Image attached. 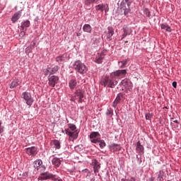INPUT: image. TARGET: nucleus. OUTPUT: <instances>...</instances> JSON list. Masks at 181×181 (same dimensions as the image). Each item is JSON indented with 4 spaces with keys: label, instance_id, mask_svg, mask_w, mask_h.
Returning <instances> with one entry per match:
<instances>
[{
    "label": "nucleus",
    "instance_id": "nucleus-1",
    "mask_svg": "<svg viewBox=\"0 0 181 181\" xmlns=\"http://www.w3.org/2000/svg\"><path fill=\"white\" fill-rule=\"evenodd\" d=\"M74 69L76 70V71L80 73V74H85V73H87L88 70L87 66L83 64V62L81 61H76L74 62Z\"/></svg>",
    "mask_w": 181,
    "mask_h": 181
},
{
    "label": "nucleus",
    "instance_id": "nucleus-2",
    "mask_svg": "<svg viewBox=\"0 0 181 181\" xmlns=\"http://www.w3.org/2000/svg\"><path fill=\"white\" fill-rule=\"evenodd\" d=\"M84 90L81 89H77L74 93V96L71 98V101H76L78 100L79 103H83V98H84Z\"/></svg>",
    "mask_w": 181,
    "mask_h": 181
},
{
    "label": "nucleus",
    "instance_id": "nucleus-3",
    "mask_svg": "<svg viewBox=\"0 0 181 181\" xmlns=\"http://www.w3.org/2000/svg\"><path fill=\"white\" fill-rule=\"evenodd\" d=\"M117 84L118 81L110 79L108 77H105L102 81V86H104L105 87H107H107L110 88H114Z\"/></svg>",
    "mask_w": 181,
    "mask_h": 181
},
{
    "label": "nucleus",
    "instance_id": "nucleus-4",
    "mask_svg": "<svg viewBox=\"0 0 181 181\" xmlns=\"http://www.w3.org/2000/svg\"><path fill=\"white\" fill-rule=\"evenodd\" d=\"M21 98L25 100L27 105H29V107L33 104V98H32V95L29 92H23L21 95Z\"/></svg>",
    "mask_w": 181,
    "mask_h": 181
},
{
    "label": "nucleus",
    "instance_id": "nucleus-5",
    "mask_svg": "<svg viewBox=\"0 0 181 181\" xmlns=\"http://www.w3.org/2000/svg\"><path fill=\"white\" fill-rule=\"evenodd\" d=\"M125 76H127V70L126 69L117 70L111 74L112 78H114L115 77H119V78H124V77H125Z\"/></svg>",
    "mask_w": 181,
    "mask_h": 181
},
{
    "label": "nucleus",
    "instance_id": "nucleus-6",
    "mask_svg": "<svg viewBox=\"0 0 181 181\" xmlns=\"http://www.w3.org/2000/svg\"><path fill=\"white\" fill-rule=\"evenodd\" d=\"M100 135L98 132H93L88 136L90 139V142H92L93 144H97L98 142H100Z\"/></svg>",
    "mask_w": 181,
    "mask_h": 181
},
{
    "label": "nucleus",
    "instance_id": "nucleus-7",
    "mask_svg": "<svg viewBox=\"0 0 181 181\" xmlns=\"http://www.w3.org/2000/svg\"><path fill=\"white\" fill-rule=\"evenodd\" d=\"M48 81L49 87H54V86L59 83V76L54 75L51 76H49L48 78Z\"/></svg>",
    "mask_w": 181,
    "mask_h": 181
},
{
    "label": "nucleus",
    "instance_id": "nucleus-8",
    "mask_svg": "<svg viewBox=\"0 0 181 181\" xmlns=\"http://www.w3.org/2000/svg\"><path fill=\"white\" fill-rule=\"evenodd\" d=\"M25 152L30 156H36L37 155V148L35 146L29 147L25 148Z\"/></svg>",
    "mask_w": 181,
    "mask_h": 181
},
{
    "label": "nucleus",
    "instance_id": "nucleus-9",
    "mask_svg": "<svg viewBox=\"0 0 181 181\" xmlns=\"http://www.w3.org/2000/svg\"><path fill=\"white\" fill-rule=\"evenodd\" d=\"M65 134L69 135V136L73 139H77V138H78V132L77 130L72 132L70 131V129H65Z\"/></svg>",
    "mask_w": 181,
    "mask_h": 181
},
{
    "label": "nucleus",
    "instance_id": "nucleus-10",
    "mask_svg": "<svg viewBox=\"0 0 181 181\" xmlns=\"http://www.w3.org/2000/svg\"><path fill=\"white\" fill-rule=\"evenodd\" d=\"M95 9L96 11H100V12H104L105 11V12L107 13L110 8H108L107 4H101L95 6Z\"/></svg>",
    "mask_w": 181,
    "mask_h": 181
},
{
    "label": "nucleus",
    "instance_id": "nucleus-11",
    "mask_svg": "<svg viewBox=\"0 0 181 181\" xmlns=\"http://www.w3.org/2000/svg\"><path fill=\"white\" fill-rule=\"evenodd\" d=\"M22 16V11H17L13 14V16L11 18V22L12 23H16L19 19H21V17Z\"/></svg>",
    "mask_w": 181,
    "mask_h": 181
},
{
    "label": "nucleus",
    "instance_id": "nucleus-12",
    "mask_svg": "<svg viewBox=\"0 0 181 181\" xmlns=\"http://www.w3.org/2000/svg\"><path fill=\"white\" fill-rule=\"evenodd\" d=\"M92 165L93 166L94 173H98V172H100V169L101 168V165L100 163H98V160H93Z\"/></svg>",
    "mask_w": 181,
    "mask_h": 181
},
{
    "label": "nucleus",
    "instance_id": "nucleus-13",
    "mask_svg": "<svg viewBox=\"0 0 181 181\" xmlns=\"http://www.w3.org/2000/svg\"><path fill=\"white\" fill-rule=\"evenodd\" d=\"M136 151L137 153H139L140 155H144V146L141 144V141H138L136 144Z\"/></svg>",
    "mask_w": 181,
    "mask_h": 181
},
{
    "label": "nucleus",
    "instance_id": "nucleus-14",
    "mask_svg": "<svg viewBox=\"0 0 181 181\" xmlns=\"http://www.w3.org/2000/svg\"><path fill=\"white\" fill-rule=\"evenodd\" d=\"M107 33L106 34V37L109 40H112V36H114V29L112 27L107 28Z\"/></svg>",
    "mask_w": 181,
    "mask_h": 181
},
{
    "label": "nucleus",
    "instance_id": "nucleus-15",
    "mask_svg": "<svg viewBox=\"0 0 181 181\" xmlns=\"http://www.w3.org/2000/svg\"><path fill=\"white\" fill-rule=\"evenodd\" d=\"M98 1L100 0H86L85 1V7L86 9H90L91 8L92 4H98Z\"/></svg>",
    "mask_w": 181,
    "mask_h": 181
},
{
    "label": "nucleus",
    "instance_id": "nucleus-16",
    "mask_svg": "<svg viewBox=\"0 0 181 181\" xmlns=\"http://www.w3.org/2000/svg\"><path fill=\"white\" fill-rule=\"evenodd\" d=\"M123 95H122V93H119L115 101L113 102V107L114 108H116L117 107V105H118V104H119L121 103V98H122Z\"/></svg>",
    "mask_w": 181,
    "mask_h": 181
},
{
    "label": "nucleus",
    "instance_id": "nucleus-17",
    "mask_svg": "<svg viewBox=\"0 0 181 181\" xmlns=\"http://www.w3.org/2000/svg\"><path fill=\"white\" fill-rule=\"evenodd\" d=\"M129 30H131V29L129 28H128V26L124 25L123 27L124 33L122 35V39H124V37H127V36H128V35H131V32Z\"/></svg>",
    "mask_w": 181,
    "mask_h": 181
},
{
    "label": "nucleus",
    "instance_id": "nucleus-18",
    "mask_svg": "<svg viewBox=\"0 0 181 181\" xmlns=\"http://www.w3.org/2000/svg\"><path fill=\"white\" fill-rule=\"evenodd\" d=\"M41 175V180H48L49 179H52L53 177V175L49 173H42Z\"/></svg>",
    "mask_w": 181,
    "mask_h": 181
},
{
    "label": "nucleus",
    "instance_id": "nucleus-19",
    "mask_svg": "<svg viewBox=\"0 0 181 181\" xmlns=\"http://www.w3.org/2000/svg\"><path fill=\"white\" fill-rule=\"evenodd\" d=\"M69 86L71 90H74V88H76L77 86V81L76 80V78L71 79L69 82Z\"/></svg>",
    "mask_w": 181,
    "mask_h": 181
},
{
    "label": "nucleus",
    "instance_id": "nucleus-20",
    "mask_svg": "<svg viewBox=\"0 0 181 181\" xmlns=\"http://www.w3.org/2000/svg\"><path fill=\"white\" fill-rule=\"evenodd\" d=\"M104 53L98 54L95 58V63H98V64H101L103 63V60L104 59Z\"/></svg>",
    "mask_w": 181,
    "mask_h": 181
},
{
    "label": "nucleus",
    "instance_id": "nucleus-21",
    "mask_svg": "<svg viewBox=\"0 0 181 181\" xmlns=\"http://www.w3.org/2000/svg\"><path fill=\"white\" fill-rule=\"evenodd\" d=\"M21 83L22 81H21V80L14 79L10 84V88H15V87H18V86H19Z\"/></svg>",
    "mask_w": 181,
    "mask_h": 181
},
{
    "label": "nucleus",
    "instance_id": "nucleus-22",
    "mask_svg": "<svg viewBox=\"0 0 181 181\" xmlns=\"http://www.w3.org/2000/svg\"><path fill=\"white\" fill-rule=\"evenodd\" d=\"M34 168L37 169V170H39L40 168L43 165V161L42 160H36L33 163Z\"/></svg>",
    "mask_w": 181,
    "mask_h": 181
},
{
    "label": "nucleus",
    "instance_id": "nucleus-23",
    "mask_svg": "<svg viewBox=\"0 0 181 181\" xmlns=\"http://www.w3.org/2000/svg\"><path fill=\"white\" fill-rule=\"evenodd\" d=\"M49 71H50V74H56V73L59 71V66L55 65V66H49Z\"/></svg>",
    "mask_w": 181,
    "mask_h": 181
},
{
    "label": "nucleus",
    "instance_id": "nucleus-24",
    "mask_svg": "<svg viewBox=\"0 0 181 181\" xmlns=\"http://www.w3.org/2000/svg\"><path fill=\"white\" fill-rule=\"evenodd\" d=\"M83 32H86L87 33H91V30H93V28L89 24H85L83 27Z\"/></svg>",
    "mask_w": 181,
    "mask_h": 181
},
{
    "label": "nucleus",
    "instance_id": "nucleus-25",
    "mask_svg": "<svg viewBox=\"0 0 181 181\" xmlns=\"http://www.w3.org/2000/svg\"><path fill=\"white\" fill-rule=\"evenodd\" d=\"M52 165L56 166L57 168H59L60 165H62V162L60 161V158H54L52 160Z\"/></svg>",
    "mask_w": 181,
    "mask_h": 181
},
{
    "label": "nucleus",
    "instance_id": "nucleus-26",
    "mask_svg": "<svg viewBox=\"0 0 181 181\" xmlns=\"http://www.w3.org/2000/svg\"><path fill=\"white\" fill-rule=\"evenodd\" d=\"M160 28L161 29L165 30V32H172V28H170V27H169V25H168L167 24H161Z\"/></svg>",
    "mask_w": 181,
    "mask_h": 181
},
{
    "label": "nucleus",
    "instance_id": "nucleus-27",
    "mask_svg": "<svg viewBox=\"0 0 181 181\" xmlns=\"http://www.w3.org/2000/svg\"><path fill=\"white\" fill-rule=\"evenodd\" d=\"M51 144L54 146L56 149H60L61 146H60V141L59 140H53L51 141Z\"/></svg>",
    "mask_w": 181,
    "mask_h": 181
},
{
    "label": "nucleus",
    "instance_id": "nucleus-28",
    "mask_svg": "<svg viewBox=\"0 0 181 181\" xmlns=\"http://www.w3.org/2000/svg\"><path fill=\"white\" fill-rule=\"evenodd\" d=\"M112 148L114 151V152H118V151H121V145L119 144H112Z\"/></svg>",
    "mask_w": 181,
    "mask_h": 181
},
{
    "label": "nucleus",
    "instance_id": "nucleus-29",
    "mask_svg": "<svg viewBox=\"0 0 181 181\" xmlns=\"http://www.w3.org/2000/svg\"><path fill=\"white\" fill-rule=\"evenodd\" d=\"M30 26V21L27 20L23 24L21 25V28H22L23 30H24L25 28H29Z\"/></svg>",
    "mask_w": 181,
    "mask_h": 181
},
{
    "label": "nucleus",
    "instance_id": "nucleus-30",
    "mask_svg": "<svg viewBox=\"0 0 181 181\" xmlns=\"http://www.w3.org/2000/svg\"><path fill=\"white\" fill-rule=\"evenodd\" d=\"M43 73L45 76H49V74H50V66H47L46 69H44Z\"/></svg>",
    "mask_w": 181,
    "mask_h": 181
},
{
    "label": "nucleus",
    "instance_id": "nucleus-31",
    "mask_svg": "<svg viewBox=\"0 0 181 181\" xmlns=\"http://www.w3.org/2000/svg\"><path fill=\"white\" fill-rule=\"evenodd\" d=\"M68 127L71 131H76V129H77V127L74 124H68Z\"/></svg>",
    "mask_w": 181,
    "mask_h": 181
},
{
    "label": "nucleus",
    "instance_id": "nucleus-32",
    "mask_svg": "<svg viewBox=\"0 0 181 181\" xmlns=\"http://www.w3.org/2000/svg\"><path fill=\"white\" fill-rule=\"evenodd\" d=\"M144 13L147 16V18H151V11H149V9L144 8Z\"/></svg>",
    "mask_w": 181,
    "mask_h": 181
},
{
    "label": "nucleus",
    "instance_id": "nucleus-33",
    "mask_svg": "<svg viewBox=\"0 0 181 181\" xmlns=\"http://www.w3.org/2000/svg\"><path fill=\"white\" fill-rule=\"evenodd\" d=\"M64 60V57H63V55L56 57V62H57L58 63H62V62H63Z\"/></svg>",
    "mask_w": 181,
    "mask_h": 181
},
{
    "label": "nucleus",
    "instance_id": "nucleus-34",
    "mask_svg": "<svg viewBox=\"0 0 181 181\" xmlns=\"http://www.w3.org/2000/svg\"><path fill=\"white\" fill-rule=\"evenodd\" d=\"M98 142H99L100 148H101V149L105 147V141H104V140H100V139Z\"/></svg>",
    "mask_w": 181,
    "mask_h": 181
},
{
    "label": "nucleus",
    "instance_id": "nucleus-35",
    "mask_svg": "<svg viewBox=\"0 0 181 181\" xmlns=\"http://www.w3.org/2000/svg\"><path fill=\"white\" fill-rule=\"evenodd\" d=\"M122 86H124V87H127L128 86V79L125 78L121 81Z\"/></svg>",
    "mask_w": 181,
    "mask_h": 181
},
{
    "label": "nucleus",
    "instance_id": "nucleus-36",
    "mask_svg": "<svg viewBox=\"0 0 181 181\" xmlns=\"http://www.w3.org/2000/svg\"><path fill=\"white\" fill-rule=\"evenodd\" d=\"M120 63H122L121 69H124V67H125V66H127V63H128V61L124 60V61L120 62Z\"/></svg>",
    "mask_w": 181,
    "mask_h": 181
},
{
    "label": "nucleus",
    "instance_id": "nucleus-37",
    "mask_svg": "<svg viewBox=\"0 0 181 181\" xmlns=\"http://www.w3.org/2000/svg\"><path fill=\"white\" fill-rule=\"evenodd\" d=\"M112 109L108 108L106 111V115H112Z\"/></svg>",
    "mask_w": 181,
    "mask_h": 181
},
{
    "label": "nucleus",
    "instance_id": "nucleus-38",
    "mask_svg": "<svg viewBox=\"0 0 181 181\" xmlns=\"http://www.w3.org/2000/svg\"><path fill=\"white\" fill-rule=\"evenodd\" d=\"M158 175V180L159 181H162V179L163 178V177H162V173L160 172L157 173Z\"/></svg>",
    "mask_w": 181,
    "mask_h": 181
},
{
    "label": "nucleus",
    "instance_id": "nucleus-39",
    "mask_svg": "<svg viewBox=\"0 0 181 181\" xmlns=\"http://www.w3.org/2000/svg\"><path fill=\"white\" fill-rule=\"evenodd\" d=\"M123 11H124V15L125 16H127V14L129 13V12H131V9L129 8H123Z\"/></svg>",
    "mask_w": 181,
    "mask_h": 181
},
{
    "label": "nucleus",
    "instance_id": "nucleus-40",
    "mask_svg": "<svg viewBox=\"0 0 181 181\" xmlns=\"http://www.w3.org/2000/svg\"><path fill=\"white\" fill-rule=\"evenodd\" d=\"M153 115L150 112L146 114V119H151Z\"/></svg>",
    "mask_w": 181,
    "mask_h": 181
},
{
    "label": "nucleus",
    "instance_id": "nucleus-41",
    "mask_svg": "<svg viewBox=\"0 0 181 181\" xmlns=\"http://www.w3.org/2000/svg\"><path fill=\"white\" fill-rule=\"evenodd\" d=\"M4 129H5V127H4V126H2V122L0 121V134H2V132H4Z\"/></svg>",
    "mask_w": 181,
    "mask_h": 181
},
{
    "label": "nucleus",
    "instance_id": "nucleus-42",
    "mask_svg": "<svg viewBox=\"0 0 181 181\" xmlns=\"http://www.w3.org/2000/svg\"><path fill=\"white\" fill-rule=\"evenodd\" d=\"M122 181H135V178H134V177H132L131 179L122 178Z\"/></svg>",
    "mask_w": 181,
    "mask_h": 181
},
{
    "label": "nucleus",
    "instance_id": "nucleus-43",
    "mask_svg": "<svg viewBox=\"0 0 181 181\" xmlns=\"http://www.w3.org/2000/svg\"><path fill=\"white\" fill-rule=\"evenodd\" d=\"M52 180H54V181H62V180L56 177V175H53V177L52 178Z\"/></svg>",
    "mask_w": 181,
    "mask_h": 181
},
{
    "label": "nucleus",
    "instance_id": "nucleus-44",
    "mask_svg": "<svg viewBox=\"0 0 181 181\" xmlns=\"http://www.w3.org/2000/svg\"><path fill=\"white\" fill-rule=\"evenodd\" d=\"M25 35H26V33L23 31V30L20 33V36H21V37H23V36H25Z\"/></svg>",
    "mask_w": 181,
    "mask_h": 181
},
{
    "label": "nucleus",
    "instance_id": "nucleus-45",
    "mask_svg": "<svg viewBox=\"0 0 181 181\" xmlns=\"http://www.w3.org/2000/svg\"><path fill=\"white\" fill-rule=\"evenodd\" d=\"M173 87H174V88H176V87H177V83L176 81L173 82Z\"/></svg>",
    "mask_w": 181,
    "mask_h": 181
},
{
    "label": "nucleus",
    "instance_id": "nucleus-46",
    "mask_svg": "<svg viewBox=\"0 0 181 181\" xmlns=\"http://www.w3.org/2000/svg\"><path fill=\"white\" fill-rule=\"evenodd\" d=\"M31 46H33V47H35V46H36V41H33L31 42Z\"/></svg>",
    "mask_w": 181,
    "mask_h": 181
},
{
    "label": "nucleus",
    "instance_id": "nucleus-47",
    "mask_svg": "<svg viewBox=\"0 0 181 181\" xmlns=\"http://www.w3.org/2000/svg\"><path fill=\"white\" fill-rule=\"evenodd\" d=\"M173 122H175V124H179V121L177 120H174Z\"/></svg>",
    "mask_w": 181,
    "mask_h": 181
},
{
    "label": "nucleus",
    "instance_id": "nucleus-48",
    "mask_svg": "<svg viewBox=\"0 0 181 181\" xmlns=\"http://www.w3.org/2000/svg\"><path fill=\"white\" fill-rule=\"evenodd\" d=\"M149 180H150V181H153L154 179H153V177H151V178L149 179Z\"/></svg>",
    "mask_w": 181,
    "mask_h": 181
},
{
    "label": "nucleus",
    "instance_id": "nucleus-49",
    "mask_svg": "<svg viewBox=\"0 0 181 181\" xmlns=\"http://www.w3.org/2000/svg\"><path fill=\"white\" fill-rule=\"evenodd\" d=\"M126 2H129V0H125Z\"/></svg>",
    "mask_w": 181,
    "mask_h": 181
},
{
    "label": "nucleus",
    "instance_id": "nucleus-50",
    "mask_svg": "<svg viewBox=\"0 0 181 181\" xmlns=\"http://www.w3.org/2000/svg\"><path fill=\"white\" fill-rule=\"evenodd\" d=\"M77 36H80V35L78 33H77Z\"/></svg>",
    "mask_w": 181,
    "mask_h": 181
},
{
    "label": "nucleus",
    "instance_id": "nucleus-51",
    "mask_svg": "<svg viewBox=\"0 0 181 181\" xmlns=\"http://www.w3.org/2000/svg\"><path fill=\"white\" fill-rule=\"evenodd\" d=\"M62 132L64 133V130H62Z\"/></svg>",
    "mask_w": 181,
    "mask_h": 181
}]
</instances>
